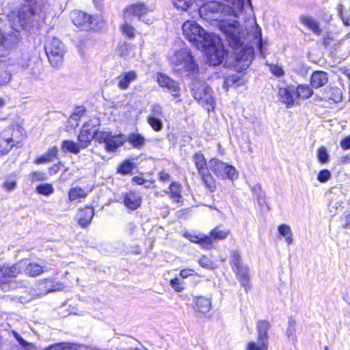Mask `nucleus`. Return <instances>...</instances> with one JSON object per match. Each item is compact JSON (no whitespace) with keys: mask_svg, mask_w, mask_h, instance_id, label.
Wrapping results in <instances>:
<instances>
[{"mask_svg":"<svg viewBox=\"0 0 350 350\" xmlns=\"http://www.w3.org/2000/svg\"><path fill=\"white\" fill-rule=\"evenodd\" d=\"M250 3V1L247 0ZM245 0H213L200 6L199 14L207 21H217L219 29L225 34L232 48L237 49L243 44L241 27L236 20L242 12Z\"/></svg>","mask_w":350,"mask_h":350,"instance_id":"1","label":"nucleus"},{"mask_svg":"<svg viewBox=\"0 0 350 350\" xmlns=\"http://www.w3.org/2000/svg\"><path fill=\"white\" fill-rule=\"evenodd\" d=\"M184 36L196 48L206 51L211 65H219L226 55L224 46L219 36L206 32L193 21H185L182 26Z\"/></svg>","mask_w":350,"mask_h":350,"instance_id":"2","label":"nucleus"},{"mask_svg":"<svg viewBox=\"0 0 350 350\" xmlns=\"http://www.w3.org/2000/svg\"><path fill=\"white\" fill-rule=\"evenodd\" d=\"M42 4L36 0H27L23 5L16 16L18 25L14 24L13 30L5 33L0 30V56H4L8 51L14 48L19 40V31L18 27L27 28L33 26L36 17L39 16L42 9Z\"/></svg>","mask_w":350,"mask_h":350,"instance_id":"3","label":"nucleus"},{"mask_svg":"<svg viewBox=\"0 0 350 350\" xmlns=\"http://www.w3.org/2000/svg\"><path fill=\"white\" fill-rule=\"evenodd\" d=\"M169 61L174 70L180 74L194 75L198 71V66L187 48L174 51Z\"/></svg>","mask_w":350,"mask_h":350,"instance_id":"4","label":"nucleus"},{"mask_svg":"<svg viewBox=\"0 0 350 350\" xmlns=\"http://www.w3.org/2000/svg\"><path fill=\"white\" fill-rule=\"evenodd\" d=\"M25 135L24 129L19 125L5 129L0 133V154H7L14 146H18Z\"/></svg>","mask_w":350,"mask_h":350,"instance_id":"5","label":"nucleus"},{"mask_svg":"<svg viewBox=\"0 0 350 350\" xmlns=\"http://www.w3.org/2000/svg\"><path fill=\"white\" fill-rule=\"evenodd\" d=\"M191 93L199 104L208 111L215 108V98L211 88L204 81H194L191 86Z\"/></svg>","mask_w":350,"mask_h":350,"instance_id":"6","label":"nucleus"},{"mask_svg":"<svg viewBox=\"0 0 350 350\" xmlns=\"http://www.w3.org/2000/svg\"><path fill=\"white\" fill-rule=\"evenodd\" d=\"M45 51L51 64L57 67L62 64L66 51L64 44L59 39L53 38L47 41Z\"/></svg>","mask_w":350,"mask_h":350,"instance_id":"7","label":"nucleus"},{"mask_svg":"<svg viewBox=\"0 0 350 350\" xmlns=\"http://www.w3.org/2000/svg\"><path fill=\"white\" fill-rule=\"evenodd\" d=\"M209 168L218 177L223 179L233 180L238 176L237 170L232 165H228L218 159H213L208 162Z\"/></svg>","mask_w":350,"mask_h":350,"instance_id":"8","label":"nucleus"},{"mask_svg":"<svg viewBox=\"0 0 350 350\" xmlns=\"http://www.w3.org/2000/svg\"><path fill=\"white\" fill-rule=\"evenodd\" d=\"M230 230L226 228L222 229L220 226H217L213 228L211 232L210 236H196L191 241L194 243H200L206 246H211L212 245L213 239L222 240L227 237L229 234Z\"/></svg>","mask_w":350,"mask_h":350,"instance_id":"9","label":"nucleus"},{"mask_svg":"<svg viewBox=\"0 0 350 350\" xmlns=\"http://www.w3.org/2000/svg\"><path fill=\"white\" fill-rule=\"evenodd\" d=\"M73 24L81 30L88 31L92 29V16L80 10H74L70 14Z\"/></svg>","mask_w":350,"mask_h":350,"instance_id":"10","label":"nucleus"},{"mask_svg":"<svg viewBox=\"0 0 350 350\" xmlns=\"http://www.w3.org/2000/svg\"><path fill=\"white\" fill-rule=\"evenodd\" d=\"M278 94L280 100L286 104L287 107H291L293 105L298 104L296 90L294 86L280 88Z\"/></svg>","mask_w":350,"mask_h":350,"instance_id":"11","label":"nucleus"},{"mask_svg":"<svg viewBox=\"0 0 350 350\" xmlns=\"http://www.w3.org/2000/svg\"><path fill=\"white\" fill-rule=\"evenodd\" d=\"M37 286L40 293L43 295L53 291H62L64 288V286L62 283L53 279L42 280L38 282Z\"/></svg>","mask_w":350,"mask_h":350,"instance_id":"12","label":"nucleus"},{"mask_svg":"<svg viewBox=\"0 0 350 350\" xmlns=\"http://www.w3.org/2000/svg\"><path fill=\"white\" fill-rule=\"evenodd\" d=\"M90 122L85 123L81 129L78 135L79 144L82 149L86 148L91 143L92 139L94 138V133L95 130L92 129L90 126Z\"/></svg>","mask_w":350,"mask_h":350,"instance_id":"13","label":"nucleus"},{"mask_svg":"<svg viewBox=\"0 0 350 350\" xmlns=\"http://www.w3.org/2000/svg\"><path fill=\"white\" fill-rule=\"evenodd\" d=\"M148 9L143 3H135L127 6L124 10V18L132 20L133 16H137L139 18L146 14Z\"/></svg>","mask_w":350,"mask_h":350,"instance_id":"14","label":"nucleus"},{"mask_svg":"<svg viewBox=\"0 0 350 350\" xmlns=\"http://www.w3.org/2000/svg\"><path fill=\"white\" fill-rule=\"evenodd\" d=\"M157 78L160 86L167 88L174 96L177 97L178 96L180 88L175 81L162 73L157 74Z\"/></svg>","mask_w":350,"mask_h":350,"instance_id":"15","label":"nucleus"},{"mask_svg":"<svg viewBox=\"0 0 350 350\" xmlns=\"http://www.w3.org/2000/svg\"><path fill=\"white\" fill-rule=\"evenodd\" d=\"M24 262H20L11 267L2 266L1 271L2 275H4L6 283L9 281L10 278L16 277L24 269Z\"/></svg>","mask_w":350,"mask_h":350,"instance_id":"16","label":"nucleus"},{"mask_svg":"<svg viewBox=\"0 0 350 350\" xmlns=\"http://www.w3.org/2000/svg\"><path fill=\"white\" fill-rule=\"evenodd\" d=\"M137 75L135 71L131 70L121 73L118 77V87L121 90H126L130 83L137 79Z\"/></svg>","mask_w":350,"mask_h":350,"instance_id":"17","label":"nucleus"},{"mask_svg":"<svg viewBox=\"0 0 350 350\" xmlns=\"http://www.w3.org/2000/svg\"><path fill=\"white\" fill-rule=\"evenodd\" d=\"M94 215V211L92 208L86 206L79 210L77 213L78 224L82 228L88 226Z\"/></svg>","mask_w":350,"mask_h":350,"instance_id":"18","label":"nucleus"},{"mask_svg":"<svg viewBox=\"0 0 350 350\" xmlns=\"http://www.w3.org/2000/svg\"><path fill=\"white\" fill-rule=\"evenodd\" d=\"M124 204L130 210L137 209L142 204L140 196L133 191H130L124 196Z\"/></svg>","mask_w":350,"mask_h":350,"instance_id":"19","label":"nucleus"},{"mask_svg":"<svg viewBox=\"0 0 350 350\" xmlns=\"http://www.w3.org/2000/svg\"><path fill=\"white\" fill-rule=\"evenodd\" d=\"M299 21L317 36L321 34L322 29L320 27L319 23L314 18L303 15L299 17Z\"/></svg>","mask_w":350,"mask_h":350,"instance_id":"20","label":"nucleus"},{"mask_svg":"<svg viewBox=\"0 0 350 350\" xmlns=\"http://www.w3.org/2000/svg\"><path fill=\"white\" fill-rule=\"evenodd\" d=\"M233 271L235 272L237 279L241 282V284L246 289L249 287V269L245 265H242L238 267L234 268Z\"/></svg>","mask_w":350,"mask_h":350,"instance_id":"21","label":"nucleus"},{"mask_svg":"<svg viewBox=\"0 0 350 350\" xmlns=\"http://www.w3.org/2000/svg\"><path fill=\"white\" fill-rule=\"evenodd\" d=\"M328 81L327 73L323 71H315L311 76L310 83L314 88L325 85Z\"/></svg>","mask_w":350,"mask_h":350,"instance_id":"22","label":"nucleus"},{"mask_svg":"<svg viewBox=\"0 0 350 350\" xmlns=\"http://www.w3.org/2000/svg\"><path fill=\"white\" fill-rule=\"evenodd\" d=\"M125 142V137L123 135H118L117 136L111 135L107 144L105 145V148L107 152H114L116 150L121 146Z\"/></svg>","mask_w":350,"mask_h":350,"instance_id":"23","label":"nucleus"},{"mask_svg":"<svg viewBox=\"0 0 350 350\" xmlns=\"http://www.w3.org/2000/svg\"><path fill=\"white\" fill-rule=\"evenodd\" d=\"M165 194H168L176 202H179L183 199L181 196V185L177 182H172L169 187L168 190H164L163 191Z\"/></svg>","mask_w":350,"mask_h":350,"instance_id":"24","label":"nucleus"},{"mask_svg":"<svg viewBox=\"0 0 350 350\" xmlns=\"http://www.w3.org/2000/svg\"><path fill=\"white\" fill-rule=\"evenodd\" d=\"M271 324L266 320H259L256 323L258 338L260 340L269 341L268 331Z\"/></svg>","mask_w":350,"mask_h":350,"instance_id":"25","label":"nucleus"},{"mask_svg":"<svg viewBox=\"0 0 350 350\" xmlns=\"http://www.w3.org/2000/svg\"><path fill=\"white\" fill-rule=\"evenodd\" d=\"M192 161L195 164L198 174H203V172L209 170L207 167L206 160L202 152L195 153L192 157Z\"/></svg>","mask_w":350,"mask_h":350,"instance_id":"26","label":"nucleus"},{"mask_svg":"<svg viewBox=\"0 0 350 350\" xmlns=\"http://www.w3.org/2000/svg\"><path fill=\"white\" fill-rule=\"evenodd\" d=\"M24 267L23 271L25 273L31 277H36L41 274L44 271L43 267L35 262L27 264L26 262H24Z\"/></svg>","mask_w":350,"mask_h":350,"instance_id":"27","label":"nucleus"},{"mask_svg":"<svg viewBox=\"0 0 350 350\" xmlns=\"http://www.w3.org/2000/svg\"><path fill=\"white\" fill-rule=\"evenodd\" d=\"M211 304L210 299L205 297L196 298V308L199 312L205 314L211 309Z\"/></svg>","mask_w":350,"mask_h":350,"instance_id":"28","label":"nucleus"},{"mask_svg":"<svg viewBox=\"0 0 350 350\" xmlns=\"http://www.w3.org/2000/svg\"><path fill=\"white\" fill-rule=\"evenodd\" d=\"M203 181L205 187L211 192L214 191L216 189V183L214 178L211 174L209 170L199 174Z\"/></svg>","mask_w":350,"mask_h":350,"instance_id":"29","label":"nucleus"},{"mask_svg":"<svg viewBox=\"0 0 350 350\" xmlns=\"http://www.w3.org/2000/svg\"><path fill=\"white\" fill-rule=\"evenodd\" d=\"M243 79H241L237 74H235L228 76L225 79L224 87L228 90V88L230 86H241L243 85Z\"/></svg>","mask_w":350,"mask_h":350,"instance_id":"30","label":"nucleus"},{"mask_svg":"<svg viewBox=\"0 0 350 350\" xmlns=\"http://www.w3.org/2000/svg\"><path fill=\"white\" fill-rule=\"evenodd\" d=\"M297 101L299 98H308L313 94L312 90L306 85H300L295 88Z\"/></svg>","mask_w":350,"mask_h":350,"instance_id":"31","label":"nucleus"},{"mask_svg":"<svg viewBox=\"0 0 350 350\" xmlns=\"http://www.w3.org/2000/svg\"><path fill=\"white\" fill-rule=\"evenodd\" d=\"M86 196V191L80 187H72L68 191L70 201H75L79 198H85Z\"/></svg>","mask_w":350,"mask_h":350,"instance_id":"32","label":"nucleus"},{"mask_svg":"<svg viewBox=\"0 0 350 350\" xmlns=\"http://www.w3.org/2000/svg\"><path fill=\"white\" fill-rule=\"evenodd\" d=\"M62 148L73 154H78L82 149L80 144L71 140H64L62 143Z\"/></svg>","mask_w":350,"mask_h":350,"instance_id":"33","label":"nucleus"},{"mask_svg":"<svg viewBox=\"0 0 350 350\" xmlns=\"http://www.w3.org/2000/svg\"><path fill=\"white\" fill-rule=\"evenodd\" d=\"M268 349L269 341L260 340L258 338L257 342H249L246 347V350H268Z\"/></svg>","mask_w":350,"mask_h":350,"instance_id":"34","label":"nucleus"},{"mask_svg":"<svg viewBox=\"0 0 350 350\" xmlns=\"http://www.w3.org/2000/svg\"><path fill=\"white\" fill-rule=\"evenodd\" d=\"M279 233L285 237L286 241L288 245H291L293 242L292 231L289 226L286 224H282L278 227Z\"/></svg>","mask_w":350,"mask_h":350,"instance_id":"35","label":"nucleus"},{"mask_svg":"<svg viewBox=\"0 0 350 350\" xmlns=\"http://www.w3.org/2000/svg\"><path fill=\"white\" fill-rule=\"evenodd\" d=\"M131 21V19L124 18V23L121 27L123 33L129 38H133L135 34L134 27L130 24Z\"/></svg>","mask_w":350,"mask_h":350,"instance_id":"36","label":"nucleus"},{"mask_svg":"<svg viewBox=\"0 0 350 350\" xmlns=\"http://www.w3.org/2000/svg\"><path fill=\"white\" fill-rule=\"evenodd\" d=\"M129 142L135 147L140 148L145 144V139L139 134H131L128 138Z\"/></svg>","mask_w":350,"mask_h":350,"instance_id":"37","label":"nucleus"},{"mask_svg":"<svg viewBox=\"0 0 350 350\" xmlns=\"http://www.w3.org/2000/svg\"><path fill=\"white\" fill-rule=\"evenodd\" d=\"M17 184L16 178L14 175H10L5 178L2 185V187L7 191H11L16 189Z\"/></svg>","mask_w":350,"mask_h":350,"instance_id":"38","label":"nucleus"},{"mask_svg":"<svg viewBox=\"0 0 350 350\" xmlns=\"http://www.w3.org/2000/svg\"><path fill=\"white\" fill-rule=\"evenodd\" d=\"M196 0H172V3L175 8L181 10H187L190 8Z\"/></svg>","mask_w":350,"mask_h":350,"instance_id":"39","label":"nucleus"},{"mask_svg":"<svg viewBox=\"0 0 350 350\" xmlns=\"http://www.w3.org/2000/svg\"><path fill=\"white\" fill-rule=\"evenodd\" d=\"M112 133L108 131H96L94 133V139L99 143L107 144L109 137H111Z\"/></svg>","mask_w":350,"mask_h":350,"instance_id":"40","label":"nucleus"},{"mask_svg":"<svg viewBox=\"0 0 350 350\" xmlns=\"http://www.w3.org/2000/svg\"><path fill=\"white\" fill-rule=\"evenodd\" d=\"M286 336L288 339L293 342L297 341V336L295 334V321L293 319H290L288 321V326L286 330Z\"/></svg>","mask_w":350,"mask_h":350,"instance_id":"41","label":"nucleus"},{"mask_svg":"<svg viewBox=\"0 0 350 350\" xmlns=\"http://www.w3.org/2000/svg\"><path fill=\"white\" fill-rule=\"evenodd\" d=\"M163 108L159 104H153L150 107V112L147 118L155 117L157 118H163Z\"/></svg>","mask_w":350,"mask_h":350,"instance_id":"42","label":"nucleus"},{"mask_svg":"<svg viewBox=\"0 0 350 350\" xmlns=\"http://www.w3.org/2000/svg\"><path fill=\"white\" fill-rule=\"evenodd\" d=\"M131 49V46H129V44L123 42L118 45L116 49V53L122 57H127L129 55Z\"/></svg>","mask_w":350,"mask_h":350,"instance_id":"43","label":"nucleus"},{"mask_svg":"<svg viewBox=\"0 0 350 350\" xmlns=\"http://www.w3.org/2000/svg\"><path fill=\"white\" fill-rule=\"evenodd\" d=\"M147 121L152 129L155 131H160L163 129L161 118H157L155 117L147 118Z\"/></svg>","mask_w":350,"mask_h":350,"instance_id":"44","label":"nucleus"},{"mask_svg":"<svg viewBox=\"0 0 350 350\" xmlns=\"http://www.w3.org/2000/svg\"><path fill=\"white\" fill-rule=\"evenodd\" d=\"M134 167L133 163L129 161H124L118 167V172L122 174H128L132 172Z\"/></svg>","mask_w":350,"mask_h":350,"instance_id":"45","label":"nucleus"},{"mask_svg":"<svg viewBox=\"0 0 350 350\" xmlns=\"http://www.w3.org/2000/svg\"><path fill=\"white\" fill-rule=\"evenodd\" d=\"M230 264L232 266V269L234 268L238 267L242 265H243L241 262V255L239 252L237 250H233L230 252Z\"/></svg>","mask_w":350,"mask_h":350,"instance_id":"46","label":"nucleus"},{"mask_svg":"<svg viewBox=\"0 0 350 350\" xmlns=\"http://www.w3.org/2000/svg\"><path fill=\"white\" fill-rule=\"evenodd\" d=\"M36 190L39 193L44 196H49L53 193L54 191L53 186L49 183L38 186Z\"/></svg>","mask_w":350,"mask_h":350,"instance_id":"47","label":"nucleus"},{"mask_svg":"<svg viewBox=\"0 0 350 350\" xmlns=\"http://www.w3.org/2000/svg\"><path fill=\"white\" fill-rule=\"evenodd\" d=\"M13 335L21 345L22 350H36L32 344L27 342L16 332L13 331Z\"/></svg>","mask_w":350,"mask_h":350,"instance_id":"48","label":"nucleus"},{"mask_svg":"<svg viewBox=\"0 0 350 350\" xmlns=\"http://www.w3.org/2000/svg\"><path fill=\"white\" fill-rule=\"evenodd\" d=\"M317 158L318 160L323 163H327L329 161V156L324 146H321L318 149Z\"/></svg>","mask_w":350,"mask_h":350,"instance_id":"49","label":"nucleus"},{"mask_svg":"<svg viewBox=\"0 0 350 350\" xmlns=\"http://www.w3.org/2000/svg\"><path fill=\"white\" fill-rule=\"evenodd\" d=\"M199 264L202 267L207 269H213L215 268L214 262L205 256H202L199 259Z\"/></svg>","mask_w":350,"mask_h":350,"instance_id":"50","label":"nucleus"},{"mask_svg":"<svg viewBox=\"0 0 350 350\" xmlns=\"http://www.w3.org/2000/svg\"><path fill=\"white\" fill-rule=\"evenodd\" d=\"M341 204L342 203L337 200L332 199L329 201L328 208L331 216H334L336 214L338 209L341 207Z\"/></svg>","mask_w":350,"mask_h":350,"instance_id":"51","label":"nucleus"},{"mask_svg":"<svg viewBox=\"0 0 350 350\" xmlns=\"http://www.w3.org/2000/svg\"><path fill=\"white\" fill-rule=\"evenodd\" d=\"M329 92H335L334 96H329L327 94V95L325 96V99L332 100L334 102H338V101L341 100L342 96H341V94H340L339 90L330 88Z\"/></svg>","mask_w":350,"mask_h":350,"instance_id":"52","label":"nucleus"},{"mask_svg":"<svg viewBox=\"0 0 350 350\" xmlns=\"http://www.w3.org/2000/svg\"><path fill=\"white\" fill-rule=\"evenodd\" d=\"M331 177V174L328 170H321L319 174L317 179L321 183L327 181Z\"/></svg>","mask_w":350,"mask_h":350,"instance_id":"53","label":"nucleus"},{"mask_svg":"<svg viewBox=\"0 0 350 350\" xmlns=\"http://www.w3.org/2000/svg\"><path fill=\"white\" fill-rule=\"evenodd\" d=\"M170 285L177 292H181L184 288L183 284L178 278L171 280Z\"/></svg>","mask_w":350,"mask_h":350,"instance_id":"54","label":"nucleus"},{"mask_svg":"<svg viewBox=\"0 0 350 350\" xmlns=\"http://www.w3.org/2000/svg\"><path fill=\"white\" fill-rule=\"evenodd\" d=\"M342 8H343L342 5L340 4L338 5V15L340 17V18L342 19L344 25L346 26H349L350 25V16H344L343 12H342Z\"/></svg>","mask_w":350,"mask_h":350,"instance_id":"55","label":"nucleus"},{"mask_svg":"<svg viewBox=\"0 0 350 350\" xmlns=\"http://www.w3.org/2000/svg\"><path fill=\"white\" fill-rule=\"evenodd\" d=\"M270 71L273 75L277 77H280L284 74L282 68L278 66L271 65Z\"/></svg>","mask_w":350,"mask_h":350,"instance_id":"56","label":"nucleus"},{"mask_svg":"<svg viewBox=\"0 0 350 350\" xmlns=\"http://www.w3.org/2000/svg\"><path fill=\"white\" fill-rule=\"evenodd\" d=\"M46 178L45 174L41 172H34L31 174V180H43Z\"/></svg>","mask_w":350,"mask_h":350,"instance_id":"57","label":"nucleus"},{"mask_svg":"<svg viewBox=\"0 0 350 350\" xmlns=\"http://www.w3.org/2000/svg\"><path fill=\"white\" fill-rule=\"evenodd\" d=\"M159 178L163 183H167L171 180L170 175L164 171L159 173Z\"/></svg>","mask_w":350,"mask_h":350,"instance_id":"58","label":"nucleus"},{"mask_svg":"<svg viewBox=\"0 0 350 350\" xmlns=\"http://www.w3.org/2000/svg\"><path fill=\"white\" fill-rule=\"evenodd\" d=\"M52 161L51 159L46 154V153L38 157L35 163L36 164H42L44 163H48Z\"/></svg>","mask_w":350,"mask_h":350,"instance_id":"59","label":"nucleus"},{"mask_svg":"<svg viewBox=\"0 0 350 350\" xmlns=\"http://www.w3.org/2000/svg\"><path fill=\"white\" fill-rule=\"evenodd\" d=\"M10 80L11 76L6 72H3V76H0V85H6L10 81Z\"/></svg>","mask_w":350,"mask_h":350,"instance_id":"60","label":"nucleus"},{"mask_svg":"<svg viewBox=\"0 0 350 350\" xmlns=\"http://www.w3.org/2000/svg\"><path fill=\"white\" fill-rule=\"evenodd\" d=\"M195 273V271L191 269H185L180 271V275L183 278H186L189 275H193Z\"/></svg>","mask_w":350,"mask_h":350,"instance_id":"61","label":"nucleus"},{"mask_svg":"<svg viewBox=\"0 0 350 350\" xmlns=\"http://www.w3.org/2000/svg\"><path fill=\"white\" fill-rule=\"evenodd\" d=\"M340 146L343 150H348L350 148V136L346 137L340 142Z\"/></svg>","mask_w":350,"mask_h":350,"instance_id":"62","label":"nucleus"},{"mask_svg":"<svg viewBox=\"0 0 350 350\" xmlns=\"http://www.w3.org/2000/svg\"><path fill=\"white\" fill-rule=\"evenodd\" d=\"M57 152L58 151L57 147L53 146V148L49 149L46 153L53 161L54 158L57 157Z\"/></svg>","mask_w":350,"mask_h":350,"instance_id":"63","label":"nucleus"},{"mask_svg":"<svg viewBox=\"0 0 350 350\" xmlns=\"http://www.w3.org/2000/svg\"><path fill=\"white\" fill-rule=\"evenodd\" d=\"M53 350H79L75 345L59 346L55 347Z\"/></svg>","mask_w":350,"mask_h":350,"instance_id":"64","label":"nucleus"}]
</instances>
